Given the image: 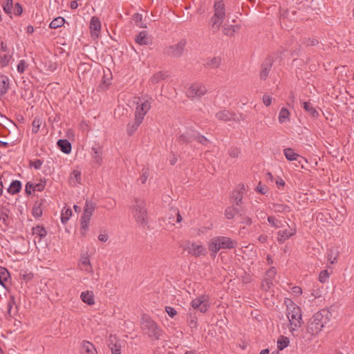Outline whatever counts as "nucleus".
I'll use <instances>...</instances> for the list:
<instances>
[{
  "mask_svg": "<svg viewBox=\"0 0 354 354\" xmlns=\"http://www.w3.org/2000/svg\"><path fill=\"white\" fill-rule=\"evenodd\" d=\"M22 12L23 9L19 3H17L16 4L13 5L12 14L19 16L22 13Z\"/></svg>",
  "mask_w": 354,
  "mask_h": 354,
  "instance_id": "49",
  "label": "nucleus"
},
{
  "mask_svg": "<svg viewBox=\"0 0 354 354\" xmlns=\"http://www.w3.org/2000/svg\"><path fill=\"white\" fill-rule=\"evenodd\" d=\"M262 100H263V104L266 106H270L271 104L272 98L269 95H264L263 96Z\"/></svg>",
  "mask_w": 354,
  "mask_h": 354,
  "instance_id": "54",
  "label": "nucleus"
},
{
  "mask_svg": "<svg viewBox=\"0 0 354 354\" xmlns=\"http://www.w3.org/2000/svg\"><path fill=\"white\" fill-rule=\"evenodd\" d=\"M207 89L205 86L201 84H193L187 91V95L189 98L200 97L205 95Z\"/></svg>",
  "mask_w": 354,
  "mask_h": 354,
  "instance_id": "10",
  "label": "nucleus"
},
{
  "mask_svg": "<svg viewBox=\"0 0 354 354\" xmlns=\"http://www.w3.org/2000/svg\"><path fill=\"white\" fill-rule=\"evenodd\" d=\"M21 182L19 180H13L8 188V192L11 194H15L21 190Z\"/></svg>",
  "mask_w": 354,
  "mask_h": 354,
  "instance_id": "31",
  "label": "nucleus"
},
{
  "mask_svg": "<svg viewBox=\"0 0 354 354\" xmlns=\"http://www.w3.org/2000/svg\"><path fill=\"white\" fill-rule=\"evenodd\" d=\"M57 146L64 153H69L71 151V142L67 140L63 139L58 140Z\"/></svg>",
  "mask_w": 354,
  "mask_h": 354,
  "instance_id": "24",
  "label": "nucleus"
},
{
  "mask_svg": "<svg viewBox=\"0 0 354 354\" xmlns=\"http://www.w3.org/2000/svg\"><path fill=\"white\" fill-rule=\"evenodd\" d=\"M23 279L29 281L31 280L33 277V274L32 272H24V273L20 274Z\"/></svg>",
  "mask_w": 354,
  "mask_h": 354,
  "instance_id": "57",
  "label": "nucleus"
},
{
  "mask_svg": "<svg viewBox=\"0 0 354 354\" xmlns=\"http://www.w3.org/2000/svg\"><path fill=\"white\" fill-rule=\"evenodd\" d=\"M136 41L139 45H148L151 43V38L146 31H142L137 35Z\"/></svg>",
  "mask_w": 354,
  "mask_h": 354,
  "instance_id": "19",
  "label": "nucleus"
},
{
  "mask_svg": "<svg viewBox=\"0 0 354 354\" xmlns=\"http://www.w3.org/2000/svg\"><path fill=\"white\" fill-rule=\"evenodd\" d=\"M272 209L277 213H286L290 212V208L289 206L283 204L274 203L272 205Z\"/></svg>",
  "mask_w": 354,
  "mask_h": 354,
  "instance_id": "33",
  "label": "nucleus"
},
{
  "mask_svg": "<svg viewBox=\"0 0 354 354\" xmlns=\"http://www.w3.org/2000/svg\"><path fill=\"white\" fill-rule=\"evenodd\" d=\"M80 298L85 304L93 306L95 304L94 294L93 291L86 290L81 293Z\"/></svg>",
  "mask_w": 354,
  "mask_h": 354,
  "instance_id": "18",
  "label": "nucleus"
},
{
  "mask_svg": "<svg viewBox=\"0 0 354 354\" xmlns=\"http://www.w3.org/2000/svg\"><path fill=\"white\" fill-rule=\"evenodd\" d=\"M82 351L86 352L87 354H96V350L94 346L88 342H83Z\"/></svg>",
  "mask_w": 354,
  "mask_h": 354,
  "instance_id": "35",
  "label": "nucleus"
},
{
  "mask_svg": "<svg viewBox=\"0 0 354 354\" xmlns=\"http://www.w3.org/2000/svg\"><path fill=\"white\" fill-rule=\"evenodd\" d=\"M141 328L153 339H158L162 335V330L149 317L144 315L141 319Z\"/></svg>",
  "mask_w": 354,
  "mask_h": 354,
  "instance_id": "6",
  "label": "nucleus"
},
{
  "mask_svg": "<svg viewBox=\"0 0 354 354\" xmlns=\"http://www.w3.org/2000/svg\"><path fill=\"white\" fill-rule=\"evenodd\" d=\"M288 229L279 230L277 232V239L279 243H283L286 240L296 234V229L288 226Z\"/></svg>",
  "mask_w": 354,
  "mask_h": 354,
  "instance_id": "12",
  "label": "nucleus"
},
{
  "mask_svg": "<svg viewBox=\"0 0 354 354\" xmlns=\"http://www.w3.org/2000/svg\"><path fill=\"white\" fill-rule=\"evenodd\" d=\"M185 249L187 250L189 254L194 257H200L205 254V248L203 245L195 242L187 243Z\"/></svg>",
  "mask_w": 354,
  "mask_h": 354,
  "instance_id": "11",
  "label": "nucleus"
},
{
  "mask_svg": "<svg viewBox=\"0 0 354 354\" xmlns=\"http://www.w3.org/2000/svg\"><path fill=\"white\" fill-rule=\"evenodd\" d=\"M329 277V273L326 270L322 271L319 275V280L322 283H324Z\"/></svg>",
  "mask_w": 354,
  "mask_h": 354,
  "instance_id": "50",
  "label": "nucleus"
},
{
  "mask_svg": "<svg viewBox=\"0 0 354 354\" xmlns=\"http://www.w3.org/2000/svg\"><path fill=\"white\" fill-rule=\"evenodd\" d=\"M9 88V79L6 75H0V95L5 94Z\"/></svg>",
  "mask_w": 354,
  "mask_h": 354,
  "instance_id": "23",
  "label": "nucleus"
},
{
  "mask_svg": "<svg viewBox=\"0 0 354 354\" xmlns=\"http://www.w3.org/2000/svg\"><path fill=\"white\" fill-rule=\"evenodd\" d=\"M10 274L7 269L0 267V285L6 287V282L9 279Z\"/></svg>",
  "mask_w": 354,
  "mask_h": 354,
  "instance_id": "32",
  "label": "nucleus"
},
{
  "mask_svg": "<svg viewBox=\"0 0 354 354\" xmlns=\"http://www.w3.org/2000/svg\"><path fill=\"white\" fill-rule=\"evenodd\" d=\"M289 339L284 336H281L277 340V348L280 351L287 347L289 344Z\"/></svg>",
  "mask_w": 354,
  "mask_h": 354,
  "instance_id": "37",
  "label": "nucleus"
},
{
  "mask_svg": "<svg viewBox=\"0 0 354 354\" xmlns=\"http://www.w3.org/2000/svg\"><path fill=\"white\" fill-rule=\"evenodd\" d=\"M338 255H339L338 250L335 247H332L330 249H328V250L327 259L328 261L330 262L331 264H333L335 262H337Z\"/></svg>",
  "mask_w": 354,
  "mask_h": 354,
  "instance_id": "25",
  "label": "nucleus"
},
{
  "mask_svg": "<svg viewBox=\"0 0 354 354\" xmlns=\"http://www.w3.org/2000/svg\"><path fill=\"white\" fill-rule=\"evenodd\" d=\"M191 306L202 313H205L209 308V297L207 295H201L191 301Z\"/></svg>",
  "mask_w": 354,
  "mask_h": 354,
  "instance_id": "8",
  "label": "nucleus"
},
{
  "mask_svg": "<svg viewBox=\"0 0 354 354\" xmlns=\"http://www.w3.org/2000/svg\"><path fill=\"white\" fill-rule=\"evenodd\" d=\"M32 234L39 236V239H41L46 236L47 232L44 227L38 225L32 228Z\"/></svg>",
  "mask_w": 354,
  "mask_h": 354,
  "instance_id": "38",
  "label": "nucleus"
},
{
  "mask_svg": "<svg viewBox=\"0 0 354 354\" xmlns=\"http://www.w3.org/2000/svg\"><path fill=\"white\" fill-rule=\"evenodd\" d=\"M12 54L13 50L3 53L2 52H0V64L2 67H5L8 65L12 59Z\"/></svg>",
  "mask_w": 354,
  "mask_h": 354,
  "instance_id": "20",
  "label": "nucleus"
},
{
  "mask_svg": "<svg viewBox=\"0 0 354 354\" xmlns=\"http://www.w3.org/2000/svg\"><path fill=\"white\" fill-rule=\"evenodd\" d=\"M187 322L192 332L195 330L198 326V317L195 312L189 310L187 314Z\"/></svg>",
  "mask_w": 354,
  "mask_h": 354,
  "instance_id": "15",
  "label": "nucleus"
},
{
  "mask_svg": "<svg viewBox=\"0 0 354 354\" xmlns=\"http://www.w3.org/2000/svg\"><path fill=\"white\" fill-rule=\"evenodd\" d=\"M42 163H43L42 161L40 160H37L35 161L30 162V166L33 167L36 169H39L41 167Z\"/></svg>",
  "mask_w": 354,
  "mask_h": 354,
  "instance_id": "55",
  "label": "nucleus"
},
{
  "mask_svg": "<svg viewBox=\"0 0 354 354\" xmlns=\"http://www.w3.org/2000/svg\"><path fill=\"white\" fill-rule=\"evenodd\" d=\"M276 273L277 271L274 267H271L266 272L264 282L263 283V287L265 288V290L269 289L270 286L273 285V280L275 277Z\"/></svg>",
  "mask_w": 354,
  "mask_h": 354,
  "instance_id": "14",
  "label": "nucleus"
},
{
  "mask_svg": "<svg viewBox=\"0 0 354 354\" xmlns=\"http://www.w3.org/2000/svg\"><path fill=\"white\" fill-rule=\"evenodd\" d=\"M266 214L263 210L261 209H257L256 210V216L258 219H264L266 218Z\"/></svg>",
  "mask_w": 354,
  "mask_h": 354,
  "instance_id": "56",
  "label": "nucleus"
},
{
  "mask_svg": "<svg viewBox=\"0 0 354 354\" xmlns=\"http://www.w3.org/2000/svg\"><path fill=\"white\" fill-rule=\"evenodd\" d=\"M133 103L137 104L135 111V117L137 120V124L140 125L145 115L151 109V100L147 98L134 97Z\"/></svg>",
  "mask_w": 354,
  "mask_h": 354,
  "instance_id": "7",
  "label": "nucleus"
},
{
  "mask_svg": "<svg viewBox=\"0 0 354 354\" xmlns=\"http://www.w3.org/2000/svg\"><path fill=\"white\" fill-rule=\"evenodd\" d=\"M304 109L313 118H317L319 115L318 111L313 106L310 102H304L302 103Z\"/></svg>",
  "mask_w": 354,
  "mask_h": 354,
  "instance_id": "28",
  "label": "nucleus"
},
{
  "mask_svg": "<svg viewBox=\"0 0 354 354\" xmlns=\"http://www.w3.org/2000/svg\"><path fill=\"white\" fill-rule=\"evenodd\" d=\"M41 124V120L39 118H35L32 122V132L37 133L39 131Z\"/></svg>",
  "mask_w": 354,
  "mask_h": 354,
  "instance_id": "45",
  "label": "nucleus"
},
{
  "mask_svg": "<svg viewBox=\"0 0 354 354\" xmlns=\"http://www.w3.org/2000/svg\"><path fill=\"white\" fill-rule=\"evenodd\" d=\"M183 49H184V44L180 42V43L176 44L174 46H171L170 48V51L169 52V53H170L173 56L178 57L182 54Z\"/></svg>",
  "mask_w": 354,
  "mask_h": 354,
  "instance_id": "29",
  "label": "nucleus"
},
{
  "mask_svg": "<svg viewBox=\"0 0 354 354\" xmlns=\"http://www.w3.org/2000/svg\"><path fill=\"white\" fill-rule=\"evenodd\" d=\"M286 316L290 325V330L293 332L301 324V312L300 308L288 299L286 301Z\"/></svg>",
  "mask_w": 354,
  "mask_h": 354,
  "instance_id": "3",
  "label": "nucleus"
},
{
  "mask_svg": "<svg viewBox=\"0 0 354 354\" xmlns=\"http://www.w3.org/2000/svg\"><path fill=\"white\" fill-rule=\"evenodd\" d=\"M12 7H13L12 0H6L5 1V3L3 4V10L7 14H8V15L12 14Z\"/></svg>",
  "mask_w": 354,
  "mask_h": 354,
  "instance_id": "41",
  "label": "nucleus"
},
{
  "mask_svg": "<svg viewBox=\"0 0 354 354\" xmlns=\"http://www.w3.org/2000/svg\"><path fill=\"white\" fill-rule=\"evenodd\" d=\"M98 240L101 242H106L108 240V235L106 234H100L98 236Z\"/></svg>",
  "mask_w": 354,
  "mask_h": 354,
  "instance_id": "63",
  "label": "nucleus"
},
{
  "mask_svg": "<svg viewBox=\"0 0 354 354\" xmlns=\"http://www.w3.org/2000/svg\"><path fill=\"white\" fill-rule=\"evenodd\" d=\"M290 111L286 108H281L279 113V122L280 124H285L290 122Z\"/></svg>",
  "mask_w": 354,
  "mask_h": 354,
  "instance_id": "22",
  "label": "nucleus"
},
{
  "mask_svg": "<svg viewBox=\"0 0 354 354\" xmlns=\"http://www.w3.org/2000/svg\"><path fill=\"white\" fill-rule=\"evenodd\" d=\"M32 215L35 218H39L42 215V209L39 204H35L32 211Z\"/></svg>",
  "mask_w": 354,
  "mask_h": 354,
  "instance_id": "43",
  "label": "nucleus"
},
{
  "mask_svg": "<svg viewBox=\"0 0 354 354\" xmlns=\"http://www.w3.org/2000/svg\"><path fill=\"white\" fill-rule=\"evenodd\" d=\"M233 197L234 198L236 204L237 205H239L241 203L243 199L242 194L234 192Z\"/></svg>",
  "mask_w": 354,
  "mask_h": 354,
  "instance_id": "53",
  "label": "nucleus"
},
{
  "mask_svg": "<svg viewBox=\"0 0 354 354\" xmlns=\"http://www.w3.org/2000/svg\"><path fill=\"white\" fill-rule=\"evenodd\" d=\"M208 249L211 255L215 256L220 250L232 249L236 248L237 242L227 236H216L212 237L208 242Z\"/></svg>",
  "mask_w": 354,
  "mask_h": 354,
  "instance_id": "2",
  "label": "nucleus"
},
{
  "mask_svg": "<svg viewBox=\"0 0 354 354\" xmlns=\"http://www.w3.org/2000/svg\"><path fill=\"white\" fill-rule=\"evenodd\" d=\"M216 117L219 120L229 121L234 118V115L227 110H222L216 113Z\"/></svg>",
  "mask_w": 354,
  "mask_h": 354,
  "instance_id": "26",
  "label": "nucleus"
},
{
  "mask_svg": "<svg viewBox=\"0 0 354 354\" xmlns=\"http://www.w3.org/2000/svg\"><path fill=\"white\" fill-rule=\"evenodd\" d=\"M220 64L221 59L218 57H214L207 63V64L212 68H216L220 65Z\"/></svg>",
  "mask_w": 354,
  "mask_h": 354,
  "instance_id": "46",
  "label": "nucleus"
},
{
  "mask_svg": "<svg viewBox=\"0 0 354 354\" xmlns=\"http://www.w3.org/2000/svg\"><path fill=\"white\" fill-rule=\"evenodd\" d=\"M81 181V172L75 169L72 172L70 176V183L71 185L75 186L77 184L80 183Z\"/></svg>",
  "mask_w": 354,
  "mask_h": 354,
  "instance_id": "30",
  "label": "nucleus"
},
{
  "mask_svg": "<svg viewBox=\"0 0 354 354\" xmlns=\"http://www.w3.org/2000/svg\"><path fill=\"white\" fill-rule=\"evenodd\" d=\"M136 124H137V120H136V118L135 117L134 122L133 124H129L128 127H127V132L129 135L132 134L140 126V125H136Z\"/></svg>",
  "mask_w": 354,
  "mask_h": 354,
  "instance_id": "48",
  "label": "nucleus"
},
{
  "mask_svg": "<svg viewBox=\"0 0 354 354\" xmlns=\"http://www.w3.org/2000/svg\"><path fill=\"white\" fill-rule=\"evenodd\" d=\"M268 221L271 226L275 228H282L284 227L286 225H288L287 222L279 220L274 216H268Z\"/></svg>",
  "mask_w": 354,
  "mask_h": 354,
  "instance_id": "27",
  "label": "nucleus"
},
{
  "mask_svg": "<svg viewBox=\"0 0 354 354\" xmlns=\"http://www.w3.org/2000/svg\"><path fill=\"white\" fill-rule=\"evenodd\" d=\"M257 191L261 194H265L266 193V187L259 183L257 187Z\"/></svg>",
  "mask_w": 354,
  "mask_h": 354,
  "instance_id": "60",
  "label": "nucleus"
},
{
  "mask_svg": "<svg viewBox=\"0 0 354 354\" xmlns=\"http://www.w3.org/2000/svg\"><path fill=\"white\" fill-rule=\"evenodd\" d=\"M111 350V354H121V346L117 343L114 344H109Z\"/></svg>",
  "mask_w": 354,
  "mask_h": 354,
  "instance_id": "47",
  "label": "nucleus"
},
{
  "mask_svg": "<svg viewBox=\"0 0 354 354\" xmlns=\"http://www.w3.org/2000/svg\"><path fill=\"white\" fill-rule=\"evenodd\" d=\"M149 169H142V175H141V177H140V181L142 184H145L147 179H148V177H149Z\"/></svg>",
  "mask_w": 354,
  "mask_h": 354,
  "instance_id": "51",
  "label": "nucleus"
},
{
  "mask_svg": "<svg viewBox=\"0 0 354 354\" xmlns=\"http://www.w3.org/2000/svg\"><path fill=\"white\" fill-rule=\"evenodd\" d=\"M214 13L210 19L209 24L214 31H217L220 29L225 17V5L223 0H214Z\"/></svg>",
  "mask_w": 354,
  "mask_h": 354,
  "instance_id": "5",
  "label": "nucleus"
},
{
  "mask_svg": "<svg viewBox=\"0 0 354 354\" xmlns=\"http://www.w3.org/2000/svg\"><path fill=\"white\" fill-rule=\"evenodd\" d=\"M26 192L28 194H31L32 192L35 191V187L32 184H30V183H28L26 185Z\"/></svg>",
  "mask_w": 354,
  "mask_h": 354,
  "instance_id": "58",
  "label": "nucleus"
},
{
  "mask_svg": "<svg viewBox=\"0 0 354 354\" xmlns=\"http://www.w3.org/2000/svg\"><path fill=\"white\" fill-rule=\"evenodd\" d=\"M72 216V210L68 207H64L61 214V221L63 224L68 222L71 216Z\"/></svg>",
  "mask_w": 354,
  "mask_h": 354,
  "instance_id": "34",
  "label": "nucleus"
},
{
  "mask_svg": "<svg viewBox=\"0 0 354 354\" xmlns=\"http://www.w3.org/2000/svg\"><path fill=\"white\" fill-rule=\"evenodd\" d=\"M65 19L62 17H58L54 19L50 24V28H57L62 26L64 24Z\"/></svg>",
  "mask_w": 354,
  "mask_h": 354,
  "instance_id": "36",
  "label": "nucleus"
},
{
  "mask_svg": "<svg viewBox=\"0 0 354 354\" xmlns=\"http://www.w3.org/2000/svg\"><path fill=\"white\" fill-rule=\"evenodd\" d=\"M292 293L295 295H300L302 293V290L299 286H294L292 288Z\"/></svg>",
  "mask_w": 354,
  "mask_h": 354,
  "instance_id": "61",
  "label": "nucleus"
},
{
  "mask_svg": "<svg viewBox=\"0 0 354 354\" xmlns=\"http://www.w3.org/2000/svg\"><path fill=\"white\" fill-rule=\"evenodd\" d=\"M237 210L232 207H229L225 209V216L227 219H232L236 214Z\"/></svg>",
  "mask_w": 354,
  "mask_h": 354,
  "instance_id": "44",
  "label": "nucleus"
},
{
  "mask_svg": "<svg viewBox=\"0 0 354 354\" xmlns=\"http://www.w3.org/2000/svg\"><path fill=\"white\" fill-rule=\"evenodd\" d=\"M276 184H277L278 188L280 189L285 185V182L283 179L279 178L276 180Z\"/></svg>",
  "mask_w": 354,
  "mask_h": 354,
  "instance_id": "64",
  "label": "nucleus"
},
{
  "mask_svg": "<svg viewBox=\"0 0 354 354\" xmlns=\"http://www.w3.org/2000/svg\"><path fill=\"white\" fill-rule=\"evenodd\" d=\"M131 214L136 222L140 226H145L148 223V214L146 203L143 200L136 199L131 207Z\"/></svg>",
  "mask_w": 354,
  "mask_h": 354,
  "instance_id": "4",
  "label": "nucleus"
},
{
  "mask_svg": "<svg viewBox=\"0 0 354 354\" xmlns=\"http://www.w3.org/2000/svg\"><path fill=\"white\" fill-rule=\"evenodd\" d=\"M28 66V64L24 59L20 60L17 66V72L22 74L27 69Z\"/></svg>",
  "mask_w": 354,
  "mask_h": 354,
  "instance_id": "42",
  "label": "nucleus"
},
{
  "mask_svg": "<svg viewBox=\"0 0 354 354\" xmlns=\"http://www.w3.org/2000/svg\"><path fill=\"white\" fill-rule=\"evenodd\" d=\"M91 218V216L86 215L84 214H83L81 217V220H80L81 234L84 236L86 234V233L88 231Z\"/></svg>",
  "mask_w": 354,
  "mask_h": 354,
  "instance_id": "21",
  "label": "nucleus"
},
{
  "mask_svg": "<svg viewBox=\"0 0 354 354\" xmlns=\"http://www.w3.org/2000/svg\"><path fill=\"white\" fill-rule=\"evenodd\" d=\"M331 313L328 309H322L314 314L310 319L308 330L312 335L318 334L329 322Z\"/></svg>",
  "mask_w": 354,
  "mask_h": 354,
  "instance_id": "1",
  "label": "nucleus"
},
{
  "mask_svg": "<svg viewBox=\"0 0 354 354\" xmlns=\"http://www.w3.org/2000/svg\"><path fill=\"white\" fill-rule=\"evenodd\" d=\"M287 160L289 161H297L299 167L301 168H306L305 164H310L314 163L315 165H317V161L315 160V161L312 160L313 156H308L306 158L305 156H286Z\"/></svg>",
  "mask_w": 354,
  "mask_h": 354,
  "instance_id": "13",
  "label": "nucleus"
},
{
  "mask_svg": "<svg viewBox=\"0 0 354 354\" xmlns=\"http://www.w3.org/2000/svg\"><path fill=\"white\" fill-rule=\"evenodd\" d=\"M192 140H196L202 144H205L207 142V139L204 136L198 135L192 130L185 132L179 137V141L181 142H188Z\"/></svg>",
  "mask_w": 354,
  "mask_h": 354,
  "instance_id": "9",
  "label": "nucleus"
},
{
  "mask_svg": "<svg viewBox=\"0 0 354 354\" xmlns=\"http://www.w3.org/2000/svg\"><path fill=\"white\" fill-rule=\"evenodd\" d=\"M165 311L167 313V315L171 318L174 317L177 315V311L173 307L171 306H166Z\"/></svg>",
  "mask_w": 354,
  "mask_h": 354,
  "instance_id": "52",
  "label": "nucleus"
},
{
  "mask_svg": "<svg viewBox=\"0 0 354 354\" xmlns=\"http://www.w3.org/2000/svg\"><path fill=\"white\" fill-rule=\"evenodd\" d=\"M101 29V24L97 17H92L90 24L91 34L93 37H97Z\"/></svg>",
  "mask_w": 354,
  "mask_h": 354,
  "instance_id": "17",
  "label": "nucleus"
},
{
  "mask_svg": "<svg viewBox=\"0 0 354 354\" xmlns=\"http://www.w3.org/2000/svg\"><path fill=\"white\" fill-rule=\"evenodd\" d=\"M236 26H224L223 32L225 35L232 36L236 31Z\"/></svg>",
  "mask_w": 354,
  "mask_h": 354,
  "instance_id": "40",
  "label": "nucleus"
},
{
  "mask_svg": "<svg viewBox=\"0 0 354 354\" xmlns=\"http://www.w3.org/2000/svg\"><path fill=\"white\" fill-rule=\"evenodd\" d=\"M245 190V185L242 183H240L237 185L236 190L234 191L235 193H240L243 194V192Z\"/></svg>",
  "mask_w": 354,
  "mask_h": 354,
  "instance_id": "59",
  "label": "nucleus"
},
{
  "mask_svg": "<svg viewBox=\"0 0 354 354\" xmlns=\"http://www.w3.org/2000/svg\"><path fill=\"white\" fill-rule=\"evenodd\" d=\"M8 51H10V50L8 49V46H7L6 44L3 41H1L0 44V52H2V53H6Z\"/></svg>",
  "mask_w": 354,
  "mask_h": 354,
  "instance_id": "62",
  "label": "nucleus"
},
{
  "mask_svg": "<svg viewBox=\"0 0 354 354\" xmlns=\"http://www.w3.org/2000/svg\"><path fill=\"white\" fill-rule=\"evenodd\" d=\"M94 209H95L94 204L90 201H86V203H85L84 208L83 214L89 215V216H92Z\"/></svg>",
  "mask_w": 354,
  "mask_h": 354,
  "instance_id": "39",
  "label": "nucleus"
},
{
  "mask_svg": "<svg viewBox=\"0 0 354 354\" xmlns=\"http://www.w3.org/2000/svg\"><path fill=\"white\" fill-rule=\"evenodd\" d=\"M79 266L81 270H84L86 273H93V269L91 264L89 258L86 255H84L81 257L79 263Z\"/></svg>",
  "mask_w": 354,
  "mask_h": 354,
  "instance_id": "16",
  "label": "nucleus"
}]
</instances>
